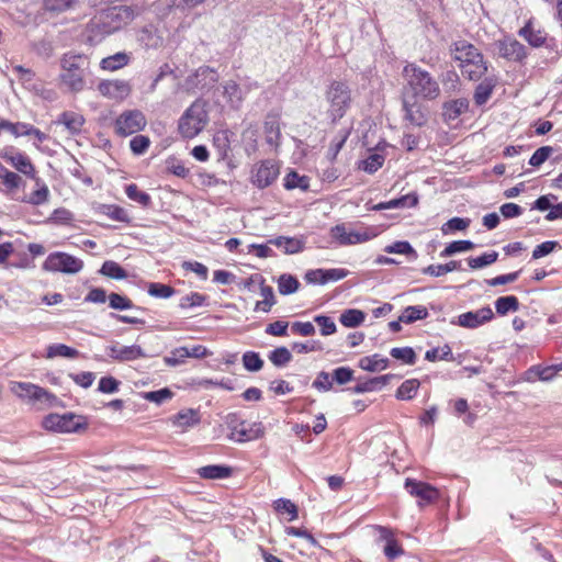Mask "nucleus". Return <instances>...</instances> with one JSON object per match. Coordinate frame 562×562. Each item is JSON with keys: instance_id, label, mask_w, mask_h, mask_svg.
I'll list each match as a JSON object with an SVG mask.
<instances>
[{"instance_id": "48", "label": "nucleus", "mask_w": 562, "mask_h": 562, "mask_svg": "<svg viewBox=\"0 0 562 562\" xmlns=\"http://www.w3.org/2000/svg\"><path fill=\"white\" fill-rule=\"evenodd\" d=\"M34 180H35L36 188L29 195V202L34 205H40L47 201L48 195H49V190H48L47 186L44 182H42L38 178L35 177Z\"/></svg>"}, {"instance_id": "41", "label": "nucleus", "mask_w": 562, "mask_h": 562, "mask_svg": "<svg viewBox=\"0 0 562 562\" xmlns=\"http://www.w3.org/2000/svg\"><path fill=\"white\" fill-rule=\"evenodd\" d=\"M429 315L427 308L423 305H411L407 306L402 315L401 321L405 324H412L416 321L425 319Z\"/></svg>"}, {"instance_id": "12", "label": "nucleus", "mask_w": 562, "mask_h": 562, "mask_svg": "<svg viewBox=\"0 0 562 562\" xmlns=\"http://www.w3.org/2000/svg\"><path fill=\"white\" fill-rule=\"evenodd\" d=\"M147 121L139 110H127L115 120V132L121 136L135 134L146 126Z\"/></svg>"}, {"instance_id": "55", "label": "nucleus", "mask_w": 562, "mask_h": 562, "mask_svg": "<svg viewBox=\"0 0 562 562\" xmlns=\"http://www.w3.org/2000/svg\"><path fill=\"white\" fill-rule=\"evenodd\" d=\"M390 355L405 364L413 366L416 362V353L412 347H394Z\"/></svg>"}, {"instance_id": "3", "label": "nucleus", "mask_w": 562, "mask_h": 562, "mask_svg": "<svg viewBox=\"0 0 562 562\" xmlns=\"http://www.w3.org/2000/svg\"><path fill=\"white\" fill-rule=\"evenodd\" d=\"M451 55L463 77L472 81L483 78L487 70L488 64L484 59L483 54L473 44L468 41L454 42L451 46Z\"/></svg>"}, {"instance_id": "51", "label": "nucleus", "mask_w": 562, "mask_h": 562, "mask_svg": "<svg viewBox=\"0 0 562 562\" xmlns=\"http://www.w3.org/2000/svg\"><path fill=\"white\" fill-rule=\"evenodd\" d=\"M498 258V252L496 251H490L484 252L483 255L479 257H470L468 258V265L471 269H481L486 266H490L494 263Z\"/></svg>"}, {"instance_id": "35", "label": "nucleus", "mask_w": 562, "mask_h": 562, "mask_svg": "<svg viewBox=\"0 0 562 562\" xmlns=\"http://www.w3.org/2000/svg\"><path fill=\"white\" fill-rule=\"evenodd\" d=\"M213 145L220 160H226L231 151V139L228 131H218L213 137Z\"/></svg>"}, {"instance_id": "64", "label": "nucleus", "mask_w": 562, "mask_h": 562, "mask_svg": "<svg viewBox=\"0 0 562 562\" xmlns=\"http://www.w3.org/2000/svg\"><path fill=\"white\" fill-rule=\"evenodd\" d=\"M383 162H384V156H382L378 153H373V154L369 155V157L361 162V168L369 173H373L379 168L382 167Z\"/></svg>"}, {"instance_id": "59", "label": "nucleus", "mask_w": 562, "mask_h": 562, "mask_svg": "<svg viewBox=\"0 0 562 562\" xmlns=\"http://www.w3.org/2000/svg\"><path fill=\"white\" fill-rule=\"evenodd\" d=\"M125 192L128 199L138 202L140 206H149L150 196L146 192L140 191L136 184H128Z\"/></svg>"}, {"instance_id": "37", "label": "nucleus", "mask_w": 562, "mask_h": 562, "mask_svg": "<svg viewBox=\"0 0 562 562\" xmlns=\"http://www.w3.org/2000/svg\"><path fill=\"white\" fill-rule=\"evenodd\" d=\"M384 251L387 254L404 255L411 260H416L418 257L417 251L407 240H397L391 245L385 246Z\"/></svg>"}, {"instance_id": "19", "label": "nucleus", "mask_w": 562, "mask_h": 562, "mask_svg": "<svg viewBox=\"0 0 562 562\" xmlns=\"http://www.w3.org/2000/svg\"><path fill=\"white\" fill-rule=\"evenodd\" d=\"M349 274L347 269L331 268V269H313L306 271L304 279L311 284H326L328 282H336L345 279Z\"/></svg>"}, {"instance_id": "44", "label": "nucleus", "mask_w": 562, "mask_h": 562, "mask_svg": "<svg viewBox=\"0 0 562 562\" xmlns=\"http://www.w3.org/2000/svg\"><path fill=\"white\" fill-rule=\"evenodd\" d=\"M519 308V301L515 295L501 296L495 301V310L499 315L508 312H516Z\"/></svg>"}, {"instance_id": "26", "label": "nucleus", "mask_w": 562, "mask_h": 562, "mask_svg": "<svg viewBox=\"0 0 562 562\" xmlns=\"http://www.w3.org/2000/svg\"><path fill=\"white\" fill-rule=\"evenodd\" d=\"M393 374H384L375 378L368 379L359 382L353 387L349 389L352 393L362 394L368 392L381 391L393 378Z\"/></svg>"}, {"instance_id": "5", "label": "nucleus", "mask_w": 562, "mask_h": 562, "mask_svg": "<svg viewBox=\"0 0 562 562\" xmlns=\"http://www.w3.org/2000/svg\"><path fill=\"white\" fill-rule=\"evenodd\" d=\"M140 13L137 7L117 5L110 8L95 16L91 25L101 34H112L127 24Z\"/></svg>"}, {"instance_id": "62", "label": "nucleus", "mask_w": 562, "mask_h": 562, "mask_svg": "<svg viewBox=\"0 0 562 562\" xmlns=\"http://www.w3.org/2000/svg\"><path fill=\"white\" fill-rule=\"evenodd\" d=\"M353 374L355 371L351 368L338 367L331 372L333 383L335 382L338 385H345L355 379Z\"/></svg>"}, {"instance_id": "1", "label": "nucleus", "mask_w": 562, "mask_h": 562, "mask_svg": "<svg viewBox=\"0 0 562 562\" xmlns=\"http://www.w3.org/2000/svg\"><path fill=\"white\" fill-rule=\"evenodd\" d=\"M90 60L83 54L66 53L60 58L59 81L68 91L78 93L87 88Z\"/></svg>"}, {"instance_id": "7", "label": "nucleus", "mask_w": 562, "mask_h": 562, "mask_svg": "<svg viewBox=\"0 0 562 562\" xmlns=\"http://www.w3.org/2000/svg\"><path fill=\"white\" fill-rule=\"evenodd\" d=\"M209 122L205 103L194 101L181 115L178 123V131L183 138H193L199 135Z\"/></svg>"}, {"instance_id": "21", "label": "nucleus", "mask_w": 562, "mask_h": 562, "mask_svg": "<svg viewBox=\"0 0 562 562\" xmlns=\"http://www.w3.org/2000/svg\"><path fill=\"white\" fill-rule=\"evenodd\" d=\"M108 356L120 362L133 361L146 358L147 355L138 345L119 346L117 344L106 347Z\"/></svg>"}, {"instance_id": "46", "label": "nucleus", "mask_w": 562, "mask_h": 562, "mask_svg": "<svg viewBox=\"0 0 562 562\" xmlns=\"http://www.w3.org/2000/svg\"><path fill=\"white\" fill-rule=\"evenodd\" d=\"M100 273L114 280H123L127 277L126 271L117 262L112 260L103 262Z\"/></svg>"}, {"instance_id": "13", "label": "nucleus", "mask_w": 562, "mask_h": 562, "mask_svg": "<svg viewBox=\"0 0 562 562\" xmlns=\"http://www.w3.org/2000/svg\"><path fill=\"white\" fill-rule=\"evenodd\" d=\"M498 57L508 61L522 63L527 57L524 44L512 36H505L494 43Z\"/></svg>"}, {"instance_id": "11", "label": "nucleus", "mask_w": 562, "mask_h": 562, "mask_svg": "<svg viewBox=\"0 0 562 562\" xmlns=\"http://www.w3.org/2000/svg\"><path fill=\"white\" fill-rule=\"evenodd\" d=\"M218 81V74L209 66L198 68L193 74L189 75L183 83L187 91H209Z\"/></svg>"}, {"instance_id": "22", "label": "nucleus", "mask_w": 562, "mask_h": 562, "mask_svg": "<svg viewBox=\"0 0 562 562\" xmlns=\"http://www.w3.org/2000/svg\"><path fill=\"white\" fill-rule=\"evenodd\" d=\"M379 532V541H383V553L389 560H395L404 554V550L398 541L395 539L392 529L384 526H376Z\"/></svg>"}, {"instance_id": "33", "label": "nucleus", "mask_w": 562, "mask_h": 562, "mask_svg": "<svg viewBox=\"0 0 562 562\" xmlns=\"http://www.w3.org/2000/svg\"><path fill=\"white\" fill-rule=\"evenodd\" d=\"M200 420L199 412L193 408L181 409L172 417L173 425L182 428L195 426Z\"/></svg>"}, {"instance_id": "27", "label": "nucleus", "mask_w": 562, "mask_h": 562, "mask_svg": "<svg viewBox=\"0 0 562 562\" xmlns=\"http://www.w3.org/2000/svg\"><path fill=\"white\" fill-rule=\"evenodd\" d=\"M518 35L522 37L532 47H541L546 44L547 34L544 31L536 30L531 21H528L519 31Z\"/></svg>"}, {"instance_id": "31", "label": "nucleus", "mask_w": 562, "mask_h": 562, "mask_svg": "<svg viewBox=\"0 0 562 562\" xmlns=\"http://www.w3.org/2000/svg\"><path fill=\"white\" fill-rule=\"evenodd\" d=\"M469 109V101L464 98L451 100L443 104V116L448 121L457 120Z\"/></svg>"}, {"instance_id": "50", "label": "nucleus", "mask_w": 562, "mask_h": 562, "mask_svg": "<svg viewBox=\"0 0 562 562\" xmlns=\"http://www.w3.org/2000/svg\"><path fill=\"white\" fill-rule=\"evenodd\" d=\"M109 306L117 311H125L132 308L142 310L140 307H136L127 296H124L115 292L109 294Z\"/></svg>"}, {"instance_id": "57", "label": "nucleus", "mask_w": 562, "mask_h": 562, "mask_svg": "<svg viewBox=\"0 0 562 562\" xmlns=\"http://www.w3.org/2000/svg\"><path fill=\"white\" fill-rule=\"evenodd\" d=\"M470 223L469 218L453 217L441 226V232L443 235H450L457 231H464L469 227Z\"/></svg>"}, {"instance_id": "56", "label": "nucleus", "mask_w": 562, "mask_h": 562, "mask_svg": "<svg viewBox=\"0 0 562 562\" xmlns=\"http://www.w3.org/2000/svg\"><path fill=\"white\" fill-rule=\"evenodd\" d=\"M187 359V346H181L172 349L169 355L164 358V362L168 367H178L186 363Z\"/></svg>"}, {"instance_id": "42", "label": "nucleus", "mask_w": 562, "mask_h": 562, "mask_svg": "<svg viewBox=\"0 0 562 562\" xmlns=\"http://www.w3.org/2000/svg\"><path fill=\"white\" fill-rule=\"evenodd\" d=\"M269 361L277 368H283L292 360L291 351L282 346L277 347L268 353Z\"/></svg>"}, {"instance_id": "53", "label": "nucleus", "mask_w": 562, "mask_h": 562, "mask_svg": "<svg viewBox=\"0 0 562 562\" xmlns=\"http://www.w3.org/2000/svg\"><path fill=\"white\" fill-rule=\"evenodd\" d=\"M473 247L474 244L471 240H454L446 246V248L440 252V257L447 258L458 252L471 250Z\"/></svg>"}, {"instance_id": "52", "label": "nucleus", "mask_w": 562, "mask_h": 562, "mask_svg": "<svg viewBox=\"0 0 562 562\" xmlns=\"http://www.w3.org/2000/svg\"><path fill=\"white\" fill-rule=\"evenodd\" d=\"M207 296L199 292H191L190 294L182 296L179 302V307L188 310L192 307L203 306L206 304Z\"/></svg>"}, {"instance_id": "23", "label": "nucleus", "mask_w": 562, "mask_h": 562, "mask_svg": "<svg viewBox=\"0 0 562 562\" xmlns=\"http://www.w3.org/2000/svg\"><path fill=\"white\" fill-rule=\"evenodd\" d=\"M404 119L414 126H423L427 122L423 105L415 98L403 99Z\"/></svg>"}, {"instance_id": "20", "label": "nucleus", "mask_w": 562, "mask_h": 562, "mask_svg": "<svg viewBox=\"0 0 562 562\" xmlns=\"http://www.w3.org/2000/svg\"><path fill=\"white\" fill-rule=\"evenodd\" d=\"M98 91L108 99L121 101L130 95L131 85L128 81L120 79L102 80L98 85Z\"/></svg>"}, {"instance_id": "39", "label": "nucleus", "mask_w": 562, "mask_h": 562, "mask_svg": "<svg viewBox=\"0 0 562 562\" xmlns=\"http://www.w3.org/2000/svg\"><path fill=\"white\" fill-rule=\"evenodd\" d=\"M419 385L420 383L417 379L405 380L396 390L395 397L401 401H409L415 397Z\"/></svg>"}, {"instance_id": "45", "label": "nucleus", "mask_w": 562, "mask_h": 562, "mask_svg": "<svg viewBox=\"0 0 562 562\" xmlns=\"http://www.w3.org/2000/svg\"><path fill=\"white\" fill-rule=\"evenodd\" d=\"M425 359L431 362L437 360L453 361L454 357L451 347L446 344L442 347L428 349L425 353Z\"/></svg>"}, {"instance_id": "14", "label": "nucleus", "mask_w": 562, "mask_h": 562, "mask_svg": "<svg viewBox=\"0 0 562 562\" xmlns=\"http://www.w3.org/2000/svg\"><path fill=\"white\" fill-rule=\"evenodd\" d=\"M0 157L10 164L18 172L35 179L36 171L31 159L14 147H5L0 151Z\"/></svg>"}, {"instance_id": "16", "label": "nucleus", "mask_w": 562, "mask_h": 562, "mask_svg": "<svg viewBox=\"0 0 562 562\" xmlns=\"http://www.w3.org/2000/svg\"><path fill=\"white\" fill-rule=\"evenodd\" d=\"M279 172L280 168L276 161L271 159L263 160L252 170V183L258 188L269 187L278 178Z\"/></svg>"}, {"instance_id": "29", "label": "nucleus", "mask_w": 562, "mask_h": 562, "mask_svg": "<svg viewBox=\"0 0 562 562\" xmlns=\"http://www.w3.org/2000/svg\"><path fill=\"white\" fill-rule=\"evenodd\" d=\"M232 468L224 464H210L196 470L200 477L205 480L227 479L232 475Z\"/></svg>"}, {"instance_id": "17", "label": "nucleus", "mask_w": 562, "mask_h": 562, "mask_svg": "<svg viewBox=\"0 0 562 562\" xmlns=\"http://www.w3.org/2000/svg\"><path fill=\"white\" fill-rule=\"evenodd\" d=\"M404 487L408 494L419 498V505L430 504L439 497V492L432 485L407 477Z\"/></svg>"}, {"instance_id": "40", "label": "nucleus", "mask_w": 562, "mask_h": 562, "mask_svg": "<svg viewBox=\"0 0 562 562\" xmlns=\"http://www.w3.org/2000/svg\"><path fill=\"white\" fill-rule=\"evenodd\" d=\"M128 56L125 53H116L112 56L103 58L100 63V67L103 70L115 71L128 64Z\"/></svg>"}, {"instance_id": "10", "label": "nucleus", "mask_w": 562, "mask_h": 562, "mask_svg": "<svg viewBox=\"0 0 562 562\" xmlns=\"http://www.w3.org/2000/svg\"><path fill=\"white\" fill-rule=\"evenodd\" d=\"M83 268V261L65 251L50 252L42 265V269L53 273L76 274Z\"/></svg>"}, {"instance_id": "61", "label": "nucleus", "mask_w": 562, "mask_h": 562, "mask_svg": "<svg viewBox=\"0 0 562 562\" xmlns=\"http://www.w3.org/2000/svg\"><path fill=\"white\" fill-rule=\"evenodd\" d=\"M139 41L147 48H157L162 45V37L151 29H144L140 33Z\"/></svg>"}, {"instance_id": "63", "label": "nucleus", "mask_w": 562, "mask_h": 562, "mask_svg": "<svg viewBox=\"0 0 562 562\" xmlns=\"http://www.w3.org/2000/svg\"><path fill=\"white\" fill-rule=\"evenodd\" d=\"M274 509L280 513H286L290 515L289 521L295 520L297 518V507L294 503L286 498H279L274 502Z\"/></svg>"}, {"instance_id": "54", "label": "nucleus", "mask_w": 562, "mask_h": 562, "mask_svg": "<svg viewBox=\"0 0 562 562\" xmlns=\"http://www.w3.org/2000/svg\"><path fill=\"white\" fill-rule=\"evenodd\" d=\"M243 366L249 372H258L263 367V360L260 355L256 351H246L243 355Z\"/></svg>"}, {"instance_id": "18", "label": "nucleus", "mask_w": 562, "mask_h": 562, "mask_svg": "<svg viewBox=\"0 0 562 562\" xmlns=\"http://www.w3.org/2000/svg\"><path fill=\"white\" fill-rule=\"evenodd\" d=\"M494 313L492 308L490 306H484L476 311L462 313L458 316L457 322L452 321L451 323L464 328L474 329L492 321Z\"/></svg>"}, {"instance_id": "4", "label": "nucleus", "mask_w": 562, "mask_h": 562, "mask_svg": "<svg viewBox=\"0 0 562 562\" xmlns=\"http://www.w3.org/2000/svg\"><path fill=\"white\" fill-rule=\"evenodd\" d=\"M407 88L412 92L411 98L435 100L440 95V87L437 80L420 67L408 64L403 69Z\"/></svg>"}, {"instance_id": "36", "label": "nucleus", "mask_w": 562, "mask_h": 562, "mask_svg": "<svg viewBox=\"0 0 562 562\" xmlns=\"http://www.w3.org/2000/svg\"><path fill=\"white\" fill-rule=\"evenodd\" d=\"M366 319V314L357 308L345 310L339 317V322L347 328L360 326Z\"/></svg>"}, {"instance_id": "24", "label": "nucleus", "mask_w": 562, "mask_h": 562, "mask_svg": "<svg viewBox=\"0 0 562 562\" xmlns=\"http://www.w3.org/2000/svg\"><path fill=\"white\" fill-rule=\"evenodd\" d=\"M418 203L416 193H407L396 199H391L386 202H380L371 207V211H383L386 209H412Z\"/></svg>"}, {"instance_id": "2", "label": "nucleus", "mask_w": 562, "mask_h": 562, "mask_svg": "<svg viewBox=\"0 0 562 562\" xmlns=\"http://www.w3.org/2000/svg\"><path fill=\"white\" fill-rule=\"evenodd\" d=\"M389 227L390 224L386 223L374 225L340 223L330 227L329 236L340 247L353 246L376 238Z\"/></svg>"}, {"instance_id": "25", "label": "nucleus", "mask_w": 562, "mask_h": 562, "mask_svg": "<svg viewBox=\"0 0 562 562\" xmlns=\"http://www.w3.org/2000/svg\"><path fill=\"white\" fill-rule=\"evenodd\" d=\"M268 244L281 248L285 255L299 254L303 251L305 247V241L303 239L286 236L271 238L268 240Z\"/></svg>"}, {"instance_id": "49", "label": "nucleus", "mask_w": 562, "mask_h": 562, "mask_svg": "<svg viewBox=\"0 0 562 562\" xmlns=\"http://www.w3.org/2000/svg\"><path fill=\"white\" fill-rule=\"evenodd\" d=\"M147 292L150 296L157 299H169L176 293V290L165 283L150 282L148 283Z\"/></svg>"}, {"instance_id": "9", "label": "nucleus", "mask_w": 562, "mask_h": 562, "mask_svg": "<svg viewBox=\"0 0 562 562\" xmlns=\"http://www.w3.org/2000/svg\"><path fill=\"white\" fill-rule=\"evenodd\" d=\"M42 426L53 432L71 434L86 430L88 428V422L85 416L75 413H52L44 417Z\"/></svg>"}, {"instance_id": "34", "label": "nucleus", "mask_w": 562, "mask_h": 562, "mask_svg": "<svg viewBox=\"0 0 562 562\" xmlns=\"http://www.w3.org/2000/svg\"><path fill=\"white\" fill-rule=\"evenodd\" d=\"M389 359L385 357H382L379 353H374L372 356L362 357L359 360V367L369 372H376L384 370L389 367Z\"/></svg>"}, {"instance_id": "38", "label": "nucleus", "mask_w": 562, "mask_h": 562, "mask_svg": "<svg viewBox=\"0 0 562 562\" xmlns=\"http://www.w3.org/2000/svg\"><path fill=\"white\" fill-rule=\"evenodd\" d=\"M284 188L288 190L300 189L305 191L310 187V178L304 175H300L296 171H290L284 177Z\"/></svg>"}, {"instance_id": "58", "label": "nucleus", "mask_w": 562, "mask_h": 562, "mask_svg": "<svg viewBox=\"0 0 562 562\" xmlns=\"http://www.w3.org/2000/svg\"><path fill=\"white\" fill-rule=\"evenodd\" d=\"M333 385L331 373L326 371L318 372L316 379L312 383V387L322 393L329 392L333 389Z\"/></svg>"}, {"instance_id": "15", "label": "nucleus", "mask_w": 562, "mask_h": 562, "mask_svg": "<svg viewBox=\"0 0 562 562\" xmlns=\"http://www.w3.org/2000/svg\"><path fill=\"white\" fill-rule=\"evenodd\" d=\"M221 87L223 90V97L226 99V102L229 104V106L233 109H239L246 94L251 89H257L258 85L257 82H246L240 86L234 80H227L224 81Z\"/></svg>"}, {"instance_id": "60", "label": "nucleus", "mask_w": 562, "mask_h": 562, "mask_svg": "<svg viewBox=\"0 0 562 562\" xmlns=\"http://www.w3.org/2000/svg\"><path fill=\"white\" fill-rule=\"evenodd\" d=\"M78 355V351L69 346L64 344H55L47 348V357H65V358H75Z\"/></svg>"}, {"instance_id": "47", "label": "nucleus", "mask_w": 562, "mask_h": 562, "mask_svg": "<svg viewBox=\"0 0 562 562\" xmlns=\"http://www.w3.org/2000/svg\"><path fill=\"white\" fill-rule=\"evenodd\" d=\"M80 0H44V9L48 12L60 13L74 9Z\"/></svg>"}, {"instance_id": "28", "label": "nucleus", "mask_w": 562, "mask_h": 562, "mask_svg": "<svg viewBox=\"0 0 562 562\" xmlns=\"http://www.w3.org/2000/svg\"><path fill=\"white\" fill-rule=\"evenodd\" d=\"M56 123L64 125L70 134L77 135L82 130L85 117L80 113L65 111L58 116Z\"/></svg>"}, {"instance_id": "6", "label": "nucleus", "mask_w": 562, "mask_h": 562, "mask_svg": "<svg viewBox=\"0 0 562 562\" xmlns=\"http://www.w3.org/2000/svg\"><path fill=\"white\" fill-rule=\"evenodd\" d=\"M225 424L229 429L228 439L237 443L254 441L265 435V426L261 422L248 423L237 413L227 414Z\"/></svg>"}, {"instance_id": "30", "label": "nucleus", "mask_w": 562, "mask_h": 562, "mask_svg": "<svg viewBox=\"0 0 562 562\" xmlns=\"http://www.w3.org/2000/svg\"><path fill=\"white\" fill-rule=\"evenodd\" d=\"M496 86V79L493 77H485L475 88L474 102L476 105L485 104L492 95Z\"/></svg>"}, {"instance_id": "32", "label": "nucleus", "mask_w": 562, "mask_h": 562, "mask_svg": "<svg viewBox=\"0 0 562 562\" xmlns=\"http://www.w3.org/2000/svg\"><path fill=\"white\" fill-rule=\"evenodd\" d=\"M30 390L32 391V397L30 402L41 403L47 407H56L60 405V400L47 390L35 384Z\"/></svg>"}, {"instance_id": "43", "label": "nucleus", "mask_w": 562, "mask_h": 562, "mask_svg": "<svg viewBox=\"0 0 562 562\" xmlns=\"http://www.w3.org/2000/svg\"><path fill=\"white\" fill-rule=\"evenodd\" d=\"M299 280L292 274L283 273L278 279V290L282 295L295 293L299 290Z\"/></svg>"}, {"instance_id": "8", "label": "nucleus", "mask_w": 562, "mask_h": 562, "mask_svg": "<svg viewBox=\"0 0 562 562\" xmlns=\"http://www.w3.org/2000/svg\"><path fill=\"white\" fill-rule=\"evenodd\" d=\"M326 101L329 104L327 113L331 121L340 120L352 101L348 85L341 81H333L326 90Z\"/></svg>"}]
</instances>
